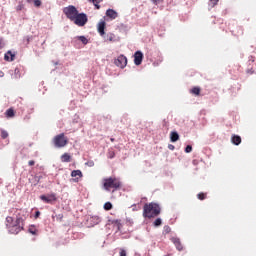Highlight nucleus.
<instances>
[{"label": "nucleus", "instance_id": "nucleus-43", "mask_svg": "<svg viewBox=\"0 0 256 256\" xmlns=\"http://www.w3.org/2000/svg\"><path fill=\"white\" fill-rule=\"evenodd\" d=\"M152 3H154L155 5H157V3H161V0H152Z\"/></svg>", "mask_w": 256, "mask_h": 256}, {"label": "nucleus", "instance_id": "nucleus-26", "mask_svg": "<svg viewBox=\"0 0 256 256\" xmlns=\"http://www.w3.org/2000/svg\"><path fill=\"white\" fill-rule=\"evenodd\" d=\"M28 231L29 233H31V235H37V229L35 228V226H30Z\"/></svg>", "mask_w": 256, "mask_h": 256}, {"label": "nucleus", "instance_id": "nucleus-46", "mask_svg": "<svg viewBox=\"0 0 256 256\" xmlns=\"http://www.w3.org/2000/svg\"><path fill=\"white\" fill-rule=\"evenodd\" d=\"M92 3H94V5H95V3H97V0H92Z\"/></svg>", "mask_w": 256, "mask_h": 256}, {"label": "nucleus", "instance_id": "nucleus-18", "mask_svg": "<svg viewBox=\"0 0 256 256\" xmlns=\"http://www.w3.org/2000/svg\"><path fill=\"white\" fill-rule=\"evenodd\" d=\"M11 225H15V222H13V217L8 216L6 218V227H7V229L10 228Z\"/></svg>", "mask_w": 256, "mask_h": 256}, {"label": "nucleus", "instance_id": "nucleus-4", "mask_svg": "<svg viewBox=\"0 0 256 256\" xmlns=\"http://www.w3.org/2000/svg\"><path fill=\"white\" fill-rule=\"evenodd\" d=\"M87 21H89L87 14L78 12L76 17L72 20V23L77 25V27H85V25H87Z\"/></svg>", "mask_w": 256, "mask_h": 256}, {"label": "nucleus", "instance_id": "nucleus-23", "mask_svg": "<svg viewBox=\"0 0 256 256\" xmlns=\"http://www.w3.org/2000/svg\"><path fill=\"white\" fill-rule=\"evenodd\" d=\"M112 224L117 227L118 231L121 230V220H113Z\"/></svg>", "mask_w": 256, "mask_h": 256}, {"label": "nucleus", "instance_id": "nucleus-3", "mask_svg": "<svg viewBox=\"0 0 256 256\" xmlns=\"http://www.w3.org/2000/svg\"><path fill=\"white\" fill-rule=\"evenodd\" d=\"M23 218L17 217L15 224L8 228V232L12 235H17L20 231H23Z\"/></svg>", "mask_w": 256, "mask_h": 256}, {"label": "nucleus", "instance_id": "nucleus-28", "mask_svg": "<svg viewBox=\"0 0 256 256\" xmlns=\"http://www.w3.org/2000/svg\"><path fill=\"white\" fill-rule=\"evenodd\" d=\"M1 137L2 139H7L9 137V132L6 130H1Z\"/></svg>", "mask_w": 256, "mask_h": 256}, {"label": "nucleus", "instance_id": "nucleus-5", "mask_svg": "<svg viewBox=\"0 0 256 256\" xmlns=\"http://www.w3.org/2000/svg\"><path fill=\"white\" fill-rule=\"evenodd\" d=\"M63 13L70 21H73L76 15L79 13V10L73 5H69L63 8Z\"/></svg>", "mask_w": 256, "mask_h": 256}, {"label": "nucleus", "instance_id": "nucleus-40", "mask_svg": "<svg viewBox=\"0 0 256 256\" xmlns=\"http://www.w3.org/2000/svg\"><path fill=\"white\" fill-rule=\"evenodd\" d=\"M28 165H30V167H32V165H35V161L30 160V161L28 162Z\"/></svg>", "mask_w": 256, "mask_h": 256}, {"label": "nucleus", "instance_id": "nucleus-13", "mask_svg": "<svg viewBox=\"0 0 256 256\" xmlns=\"http://www.w3.org/2000/svg\"><path fill=\"white\" fill-rule=\"evenodd\" d=\"M171 241L178 251H183V246L181 245V240L179 238H171Z\"/></svg>", "mask_w": 256, "mask_h": 256}, {"label": "nucleus", "instance_id": "nucleus-17", "mask_svg": "<svg viewBox=\"0 0 256 256\" xmlns=\"http://www.w3.org/2000/svg\"><path fill=\"white\" fill-rule=\"evenodd\" d=\"M61 161L62 163H69L71 161V155H69L68 153H64L61 156Z\"/></svg>", "mask_w": 256, "mask_h": 256}, {"label": "nucleus", "instance_id": "nucleus-37", "mask_svg": "<svg viewBox=\"0 0 256 256\" xmlns=\"http://www.w3.org/2000/svg\"><path fill=\"white\" fill-rule=\"evenodd\" d=\"M168 149H170V151H175V146L173 144H169Z\"/></svg>", "mask_w": 256, "mask_h": 256}, {"label": "nucleus", "instance_id": "nucleus-21", "mask_svg": "<svg viewBox=\"0 0 256 256\" xmlns=\"http://www.w3.org/2000/svg\"><path fill=\"white\" fill-rule=\"evenodd\" d=\"M6 117H8V118L15 117V110H13L12 108H9L6 111Z\"/></svg>", "mask_w": 256, "mask_h": 256}, {"label": "nucleus", "instance_id": "nucleus-27", "mask_svg": "<svg viewBox=\"0 0 256 256\" xmlns=\"http://www.w3.org/2000/svg\"><path fill=\"white\" fill-rule=\"evenodd\" d=\"M191 93H193V95H199V93H201V89H199V87H194L191 90Z\"/></svg>", "mask_w": 256, "mask_h": 256}, {"label": "nucleus", "instance_id": "nucleus-33", "mask_svg": "<svg viewBox=\"0 0 256 256\" xmlns=\"http://www.w3.org/2000/svg\"><path fill=\"white\" fill-rule=\"evenodd\" d=\"M198 199H200V201H203V199H205V194L204 193H199L197 195Z\"/></svg>", "mask_w": 256, "mask_h": 256}, {"label": "nucleus", "instance_id": "nucleus-44", "mask_svg": "<svg viewBox=\"0 0 256 256\" xmlns=\"http://www.w3.org/2000/svg\"><path fill=\"white\" fill-rule=\"evenodd\" d=\"M96 9H101V6L95 4Z\"/></svg>", "mask_w": 256, "mask_h": 256}, {"label": "nucleus", "instance_id": "nucleus-45", "mask_svg": "<svg viewBox=\"0 0 256 256\" xmlns=\"http://www.w3.org/2000/svg\"><path fill=\"white\" fill-rule=\"evenodd\" d=\"M27 3H33V0H26Z\"/></svg>", "mask_w": 256, "mask_h": 256}, {"label": "nucleus", "instance_id": "nucleus-42", "mask_svg": "<svg viewBox=\"0 0 256 256\" xmlns=\"http://www.w3.org/2000/svg\"><path fill=\"white\" fill-rule=\"evenodd\" d=\"M113 157H115V153L111 152L110 155H109V159H113Z\"/></svg>", "mask_w": 256, "mask_h": 256}, {"label": "nucleus", "instance_id": "nucleus-25", "mask_svg": "<svg viewBox=\"0 0 256 256\" xmlns=\"http://www.w3.org/2000/svg\"><path fill=\"white\" fill-rule=\"evenodd\" d=\"M163 221L161 220V218H157L155 221H154V227H161Z\"/></svg>", "mask_w": 256, "mask_h": 256}, {"label": "nucleus", "instance_id": "nucleus-29", "mask_svg": "<svg viewBox=\"0 0 256 256\" xmlns=\"http://www.w3.org/2000/svg\"><path fill=\"white\" fill-rule=\"evenodd\" d=\"M25 9V5L23 2H19L18 7H16V11H23Z\"/></svg>", "mask_w": 256, "mask_h": 256}, {"label": "nucleus", "instance_id": "nucleus-35", "mask_svg": "<svg viewBox=\"0 0 256 256\" xmlns=\"http://www.w3.org/2000/svg\"><path fill=\"white\" fill-rule=\"evenodd\" d=\"M164 231H165V233H171V227L165 226Z\"/></svg>", "mask_w": 256, "mask_h": 256}, {"label": "nucleus", "instance_id": "nucleus-30", "mask_svg": "<svg viewBox=\"0 0 256 256\" xmlns=\"http://www.w3.org/2000/svg\"><path fill=\"white\" fill-rule=\"evenodd\" d=\"M120 256H127V250L124 249V248H120V253H119Z\"/></svg>", "mask_w": 256, "mask_h": 256}, {"label": "nucleus", "instance_id": "nucleus-34", "mask_svg": "<svg viewBox=\"0 0 256 256\" xmlns=\"http://www.w3.org/2000/svg\"><path fill=\"white\" fill-rule=\"evenodd\" d=\"M35 7H41V0H34Z\"/></svg>", "mask_w": 256, "mask_h": 256}, {"label": "nucleus", "instance_id": "nucleus-41", "mask_svg": "<svg viewBox=\"0 0 256 256\" xmlns=\"http://www.w3.org/2000/svg\"><path fill=\"white\" fill-rule=\"evenodd\" d=\"M32 40H33V36H31V37L28 36L26 41H27V43H30V41H32Z\"/></svg>", "mask_w": 256, "mask_h": 256}, {"label": "nucleus", "instance_id": "nucleus-24", "mask_svg": "<svg viewBox=\"0 0 256 256\" xmlns=\"http://www.w3.org/2000/svg\"><path fill=\"white\" fill-rule=\"evenodd\" d=\"M105 41H114L115 35L114 34H108L107 36H104Z\"/></svg>", "mask_w": 256, "mask_h": 256}, {"label": "nucleus", "instance_id": "nucleus-9", "mask_svg": "<svg viewBox=\"0 0 256 256\" xmlns=\"http://www.w3.org/2000/svg\"><path fill=\"white\" fill-rule=\"evenodd\" d=\"M134 63H135V65H141V63H143V52H141V51L135 52Z\"/></svg>", "mask_w": 256, "mask_h": 256}, {"label": "nucleus", "instance_id": "nucleus-19", "mask_svg": "<svg viewBox=\"0 0 256 256\" xmlns=\"http://www.w3.org/2000/svg\"><path fill=\"white\" fill-rule=\"evenodd\" d=\"M71 177H83V172H81V170H73L71 172Z\"/></svg>", "mask_w": 256, "mask_h": 256}, {"label": "nucleus", "instance_id": "nucleus-12", "mask_svg": "<svg viewBox=\"0 0 256 256\" xmlns=\"http://www.w3.org/2000/svg\"><path fill=\"white\" fill-rule=\"evenodd\" d=\"M106 17H109V19H117V17H119V14L117 13V11L113 10V9H108L106 11Z\"/></svg>", "mask_w": 256, "mask_h": 256}, {"label": "nucleus", "instance_id": "nucleus-39", "mask_svg": "<svg viewBox=\"0 0 256 256\" xmlns=\"http://www.w3.org/2000/svg\"><path fill=\"white\" fill-rule=\"evenodd\" d=\"M40 215H41V212L36 211V212H35V219H37Z\"/></svg>", "mask_w": 256, "mask_h": 256}, {"label": "nucleus", "instance_id": "nucleus-16", "mask_svg": "<svg viewBox=\"0 0 256 256\" xmlns=\"http://www.w3.org/2000/svg\"><path fill=\"white\" fill-rule=\"evenodd\" d=\"M170 140H171L172 143H175V142L179 141V133L171 132Z\"/></svg>", "mask_w": 256, "mask_h": 256}, {"label": "nucleus", "instance_id": "nucleus-1", "mask_svg": "<svg viewBox=\"0 0 256 256\" xmlns=\"http://www.w3.org/2000/svg\"><path fill=\"white\" fill-rule=\"evenodd\" d=\"M161 214V206L157 203L145 204L143 208V217L152 219L153 217H158Z\"/></svg>", "mask_w": 256, "mask_h": 256}, {"label": "nucleus", "instance_id": "nucleus-22", "mask_svg": "<svg viewBox=\"0 0 256 256\" xmlns=\"http://www.w3.org/2000/svg\"><path fill=\"white\" fill-rule=\"evenodd\" d=\"M104 209L105 211H111V209H113V204H111V202H106L104 204Z\"/></svg>", "mask_w": 256, "mask_h": 256}, {"label": "nucleus", "instance_id": "nucleus-38", "mask_svg": "<svg viewBox=\"0 0 256 256\" xmlns=\"http://www.w3.org/2000/svg\"><path fill=\"white\" fill-rule=\"evenodd\" d=\"M211 2H213L212 7H215V5H217V3L219 2V0H210Z\"/></svg>", "mask_w": 256, "mask_h": 256}, {"label": "nucleus", "instance_id": "nucleus-36", "mask_svg": "<svg viewBox=\"0 0 256 256\" xmlns=\"http://www.w3.org/2000/svg\"><path fill=\"white\" fill-rule=\"evenodd\" d=\"M3 47H5V42L3 39H0V49H3Z\"/></svg>", "mask_w": 256, "mask_h": 256}, {"label": "nucleus", "instance_id": "nucleus-20", "mask_svg": "<svg viewBox=\"0 0 256 256\" xmlns=\"http://www.w3.org/2000/svg\"><path fill=\"white\" fill-rule=\"evenodd\" d=\"M76 39L81 41V43H83V45H87V43H89V40L85 36H78V37H76Z\"/></svg>", "mask_w": 256, "mask_h": 256}, {"label": "nucleus", "instance_id": "nucleus-8", "mask_svg": "<svg viewBox=\"0 0 256 256\" xmlns=\"http://www.w3.org/2000/svg\"><path fill=\"white\" fill-rule=\"evenodd\" d=\"M40 199L44 203H53V201H57V195L55 193L48 194V195H41Z\"/></svg>", "mask_w": 256, "mask_h": 256}, {"label": "nucleus", "instance_id": "nucleus-11", "mask_svg": "<svg viewBox=\"0 0 256 256\" xmlns=\"http://www.w3.org/2000/svg\"><path fill=\"white\" fill-rule=\"evenodd\" d=\"M88 221L90 222L91 227H95V225L101 223V218L99 216H91L88 218Z\"/></svg>", "mask_w": 256, "mask_h": 256}, {"label": "nucleus", "instance_id": "nucleus-7", "mask_svg": "<svg viewBox=\"0 0 256 256\" xmlns=\"http://www.w3.org/2000/svg\"><path fill=\"white\" fill-rule=\"evenodd\" d=\"M114 64L116 67H120V69H125L127 67V57L125 55H120L114 60Z\"/></svg>", "mask_w": 256, "mask_h": 256}, {"label": "nucleus", "instance_id": "nucleus-2", "mask_svg": "<svg viewBox=\"0 0 256 256\" xmlns=\"http://www.w3.org/2000/svg\"><path fill=\"white\" fill-rule=\"evenodd\" d=\"M104 189L106 191H111V189H119L121 187V181L118 178H106L104 179Z\"/></svg>", "mask_w": 256, "mask_h": 256}, {"label": "nucleus", "instance_id": "nucleus-31", "mask_svg": "<svg viewBox=\"0 0 256 256\" xmlns=\"http://www.w3.org/2000/svg\"><path fill=\"white\" fill-rule=\"evenodd\" d=\"M193 151V147L191 145H187L185 148V153H191Z\"/></svg>", "mask_w": 256, "mask_h": 256}, {"label": "nucleus", "instance_id": "nucleus-6", "mask_svg": "<svg viewBox=\"0 0 256 256\" xmlns=\"http://www.w3.org/2000/svg\"><path fill=\"white\" fill-rule=\"evenodd\" d=\"M53 141H54L55 147H57L58 149L65 147V145H67V143H68V140L65 137L64 133H61V134L55 136Z\"/></svg>", "mask_w": 256, "mask_h": 256}, {"label": "nucleus", "instance_id": "nucleus-15", "mask_svg": "<svg viewBox=\"0 0 256 256\" xmlns=\"http://www.w3.org/2000/svg\"><path fill=\"white\" fill-rule=\"evenodd\" d=\"M231 141L233 145H241V136L233 135Z\"/></svg>", "mask_w": 256, "mask_h": 256}, {"label": "nucleus", "instance_id": "nucleus-32", "mask_svg": "<svg viewBox=\"0 0 256 256\" xmlns=\"http://www.w3.org/2000/svg\"><path fill=\"white\" fill-rule=\"evenodd\" d=\"M86 165L88 167H95V162H93V160H90V161L86 162Z\"/></svg>", "mask_w": 256, "mask_h": 256}, {"label": "nucleus", "instance_id": "nucleus-14", "mask_svg": "<svg viewBox=\"0 0 256 256\" xmlns=\"http://www.w3.org/2000/svg\"><path fill=\"white\" fill-rule=\"evenodd\" d=\"M98 33H100L101 37L105 35V21H101L98 23Z\"/></svg>", "mask_w": 256, "mask_h": 256}, {"label": "nucleus", "instance_id": "nucleus-10", "mask_svg": "<svg viewBox=\"0 0 256 256\" xmlns=\"http://www.w3.org/2000/svg\"><path fill=\"white\" fill-rule=\"evenodd\" d=\"M16 55H17V53H15L11 50H8L4 55V61H8V62L15 61Z\"/></svg>", "mask_w": 256, "mask_h": 256}]
</instances>
